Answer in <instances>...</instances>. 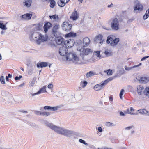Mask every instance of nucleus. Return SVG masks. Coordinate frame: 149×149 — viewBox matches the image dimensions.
I'll return each mask as SVG.
<instances>
[{
	"mask_svg": "<svg viewBox=\"0 0 149 149\" xmlns=\"http://www.w3.org/2000/svg\"><path fill=\"white\" fill-rule=\"evenodd\" d=\"M45 124L51 129L57 133L63 135L67 137H70L74 134V132L63 127L57 126L49 123L47 121L45 122Z\"/></svg>",
	"mask_w": 149,
	"mask_h": 149,
	"instance_id": "1",
	"label": "nucleus"
},
{
	"mask_svg": "<svg viewBox=\"0 0 149 149\" xmlns=\"http://www.w3.org/2000/svg\"><path fill=\"white\" fill-rule=\"evenodd\" d=\"M29 38L31 41L35 42L38 45L46 41L47 37L45 36L42 35L40 33L36 31H31L29 35Z\"/></svg>",
	"mask_w": 149,
	"mask_h": 149,
	"instance_id": "2",
	"label": "nucleus"
},
{
	"mask_svg": "<svg viewBox=\"0 0 149 149\" xmlns=\"http://www.w3.org/2000/svg\"><path fill=\"white\" fill-rule=\"evenodd\" d=\"M66 58L67 61H72V62L75 64L79 63V64H82V63L78 62L79 61V58L77 55L74 53L69 52L66 54Z\"/></svg>",
	"mask_w": 149,
	"mask_h": 149,
	"instance_id": "3",
	"label": "nucleus"
},
{
	"mask_svg": "<svg viewBox=\"0 0 149 149\" xmlns=\"http://www.w3.org/2000/svg\"><path fill=\"white\" fill-rule=\"evenodd\" d=\"M77 50L81 52V53H80V56L82 57V59L83 60H84V55H88L89 53L92 52L90 49L87 48L85 49L83 47H81L80 48L79 45L78 47L77 48Z\"/></svg>",
	"mask_w": 149,
	"mask_h": 149,
	"instance_id": "4",
	"label": "nucleus"
},
{
	"mask_svg": "<svg viewBox=\"0 0 149 149\" xmlns=\"http://www.w3.org/2000/svg\"><path fill=\"white\" fill-rule=\"evenodd\" d=\"M54 36L55 37V41L57 45L63 46L66 44V42L62 37L55 34Z\"/></svg>",
	"mask_w": 149,
	"mask_h": 149,
	"instance_id": "5",
	"label": "nucleus"
},
{
	"mask_svg": "<svg viewBox=\"0 0 149 149\" xmlns=\"http://www.w3.org/2000/svg\"><path fill=\"white\" fill-rule=\"evenodd\" d=\"M119 26V22L116 18L114 19L111 24V28L114 30H118Z\"/></svg>",
	"mask_w": 149,
	"mask_h": 149,
	"instance_id": "6",
	"label": "nucleus"
},
{
	"mask_svg": "<svg viewBox=\"0 0 149 149\" xmlns=\"http://www.w3.org/2000/svg\"><path fill=\"white\" fill-rule=\"evenodd\" d=\"M67 48L65 45H63L62 47L60 48L59 53L61 55L65 56L66 55L68 52Z\"/></svg>",
	"mask_w": 149,
	"mask_h": 149,
	"instance_id": "7",
	"label": "nucleus"
},
{
	"mask_svg": "<svg viewBox=\"0 0 149 149\" xmlns=\"http://www.w3.org/2000/svg\"><path fill=\"white\" fill-rule=\"evenodd\" d=\"M135 6L134 8V10H138L139 11H142L143 9V6L141 4L138 0H136L134 2Z\"/></svg>",
	"mask_w": 149,
	"mask_h": 149,
	"instance_id": "8",
	"label": "nucleus"
},
{
	"mask_svg": "<svg viewBox=\"0 0 149 149\" xmlns=\"http://www.w3.org/2000/svg\"><path fill=\"white\" fill-rule=\"evenodd\" d=\"M72 25L66 22H64L62 25L63 30L66 31H68L71 30Z\"/></svg>",
	"mask_w": 149,
	"mask_h": 149,
	"instance_id": "9",
	"label": "nucleus"
},
{
	"mask_svg": "<svg viewBox=\"0 0 149 149\" xmlns=\"http://www.w3.org/2000/svg\"><path fill=\"white\" fill-rule=\"evenodd\" d=\"M66 44L65 46L67 48H71L73 46L75 43L74 40L73 39H70L68 40L65 41Z\"/></svg>",
	"mask_w": 149,
	"mask_h": 149,
	"instance_id": "10",
	"label": "nucleus"
},
{
	"mask_svg": "<svg viewBox=\"0 0 149 149\" xmlns=\"http://www.w3.org/2000/svg\"><path fill=\"white\" fill-rule=\"evenodd\" d=\"M103 36L100 34L97 36L95 39L94 41L96 43H99L102 44L104 40H102Z\"/></svg>",
	"mask_w": 149,
	"mask_h": 149,
	"instance_id": "11",
	"label": "nucleus"
},
{
	"mask_svg": "<svg viewBox=\"0 0 149 149\" xmlns=\"http://www.w3.org/2000/svg\"><path fill=\"white\" fill-rule=\"evenodd\" d=\"M137 92L139 95H142L144 94V91L145 89L144 87L142 85H139L136 87Z\"/></svg>",
	"mask_w": 149,
	"mask_h": 149,
	"instance_id": "12",
	"label": "nucleus"
},
{
	"mask_svg": "<svg viewBox=\"0 0 149 149\" xmlns=\"http://www.w3.org/2000/svg\"><path fill=\"white\" fill-rule=\"evenodd\" d=\"M136 79L141 83H146L149 81V77H142L140 78L138 77V78L137 77Z\"/></svg>",
	"mask_w": 149,
	"mask_h": 149,
	"instance_id": "13",
	"label": "nucleus"
},
{
	"mask_svg": "<svg viewBox=\"0 0 149 149\" xmlns=\"http://www.w3.org/2000/svg\"><path fill=\"white\" fill-rule=\"evenodd\" d=\"M79 15L77 11H74L70 16V18L73 20H76L79 17Z\"/></svg>",
	"mask_w": 149,
	"mask_h": 149,
	"instance_id": "14",
	"label": "nucleus"
},
{
	"mask_svg": "<svg viewBox=\"0 0 149 149\" xmlns=\"http://www.w3.org/2000/svg\"><path fill=\"white\" fill-rule=\"evenodd\" d=\"M90 40L89 38L86 37L84 38L83 40V45L81 47H86L88 46L90 42Z\"/></svg>",
	"mask_w": 149,
	"mask_h": 149,
	"instance_id": "15",
	"label": "nucleus"
},
{
	"mask_svg": "<svg viewBox=\"0 0 149 149\" xmlns=\"http://www.w3.org/2000/svg\"><path fill=\"white\" fill-rule=\"evenodd\" d=\"M105 85L104 82L102 84L100 83L99 84L95 85L94 87V89L95 90L98 91L101 89L103 86Z\"/></svg>",
	"mask_w": 149,
	"mask_h": 149,
	"instance_id": "16",
	"label": "nucleus"
},
{
	"mask_svg": "<svg viewBox=\"0 0 149 149\" xmlns=\"http://www.w3.org/2000/svg\"><path fill=\"white\" fill-rule=\"evenodd\" d=\"M134 110L132 107H131L130 108H128L126 111L125 112V113H126L129 114L131 115H136L138 113H134L133 112L134 111Z\"/></svg>",
	"mask_w": 149,
	"mask_h": 149,
	"instance_id": "17",
	"label": "nucleus"
},
{
	"mask_svg": "<svg viewBox=\"0 0 149 149\" xmlns=\"http://www.w3.org/2000/svg\"><path fill=\"white\" fill-rule=\"evenodd\" d=\"M48 65V62H42L40 63H38L37 64V66L38 68L40 67L42 68L43 67L47 66Z\"/></svg>",
	"mask_w": 149,
	"mask_h": 149,
	"instance_id": "18",
	"label": "nucleus"
},
{
	"mask_svg": "<svg viewBox=\"0 0 149 149\" xmlns=\"http://www.w3.org/2000/svg\"><path fill=\"white\" fill-rule=\"evenodd\" d=\"M50 23L49 22L45 23L44 26V29L45 32L47 31L48 29L50 27Z\"/></svg>",
	"mask_w": 149,
	"mask_h": 149,
	"instance_id": "19",
	"label": "nucleus"
},
{
	"mask_svg": "<svg viewBox=\"0 0 149 149\" xmlns=\"http://www.w3.org/2000/svg\"><path fill=\"white\" fill-rule=\"evenodd\" d=\"M113 40L111 36H109L107 37L106 42L108 44H110V45H111V43H113Z\"/></svg>",
	"mask_w": 149,
	"mask_h": 149,
	"instance_id": "20",
	"label": "nucleus"
},
{
	"mask_svg": "<svg viewBox=\"0 0 149 149\" xmlns=\"http://www.w3.org/2000/svg\"><path fill=\"white\" fill-rule=\"evenodd\" d=\"M58 5L61 7L64 6L66 3L65 1L62 0H59L57 2Z\"/></svg>",
	"mask_w": 149,
	"mask_h": 149,
	"instance_id": "21",
	"label": "nucleus"
},
{
	"mask_svg": "<svg viewBox=\"0 0 149 149\" xmlns=\"http://www.w3.org/2000/svg\"><path fill=\"white\" fill-rule=\"evenodd\" d=\"M59 27V25H56L55 26H54L52 29V32L53 34L54 35V34H56V35L57 34H56V33L57 32V30L58 29Z\"/></svg>",
	"mask_w": 149,
	"mask_h": 149,
	"instance_id": "22",
	"label": "nucleus"
},
{
	"mask_svg": "<svg viewBox=\"0 0 149 149\" xmlns=\"http://www.w3.org/2000/svg\"><path fill=\"white\" fill-rule=\"evenodd\" d=\"M31 2L32 0H25V2L24 3V5L27 7H29L31 6Z\"/></svg>",
	"mask_w": 149,
	"mask_h": 149,
	"instance_id": "23",
	"label": "nucleus"
},
{
	"mask_svg": "<svg viewBox=\"0 0 149 149\" xmlns=\"http://www.w3.org/2000/svg\"><path fill=\"white\" fill-rule=\"evenodd\" d=\"M76 36V33H74L73 32H70L67 34L65 35V37H75Z\"/></svg>",
	"mask_w": 149,
	"mask_h": 149,
	"instance_id": "24",
	"label": "nucleus"
},
{
	"mask_svg": "<svg viewBox=\"0 0 149 149\" xmlns=\"http://www.w3.org/2000/svg\"><path fill=\"white\" fill-rule=\"evenodd\" d=\"M46 86H44L43 87L40 89L37 92L38 94H40L42 93L47 92L46 90Z\"/></svg>",
	"mask_w": 149,
	"mask_h": 149,
	"instance_id": "25",
	"label": "nucleus"
},
{
	"mask_svg": "<svg viewBox=\"0 0 149 149\" xmlns=\"http://www.w3.org/2000/svg\"><path fill=\"white\" fill-rule=\"evenodd\" d=\"M119 41V39L118 38H116L114 39L113 43H111V46H114L117 44L118 43Z\"/></svg>",
	"mask_w": 149,
	"mask_h": 149,
	"instance_id": "26",
	"label": "nucleus"
},
{
	"mask_svg": "<svg viewBox=\"0 0 149 149\" xmlns=\"http://www.w3.org/2000/svg\"><path fill=\"white\" fill-rule=\"evenodd\" d=\"M144 94L149 98V87H147L145 89Z\"/></svg>",
	"mask_w": 149,
	"mask_h": 149,
	"instance_id": "27",
	"label": "nucleus"
},
{
	"mask_svg": "<svg viewBox=\"0 0 149 149\" xmlns=\"http://www.w3.org/2000/svg\"><path fill=\"white\" fill-rule=\"evenodd\" d=\"M139 113L141 114H147L148 113V111L145 109H140L137 111Z\"/></svg>",
	"mask_w": 149,
	"mask_h": 149,
	"instance_id": "28",
	"label": "nucleus"
},
{
	"mask_svg": "<svg viewBox=\"0 0 149 149\" xmlns=\"http://www.w3.org/2000/svg\"><path fill=\"white\" fill-rule=\"evenodd\" d=\"M116 77V76H114L113 77H111L110 78H109L107 79L106 80L104 81V83L105 84H106L109 82L110 81H112L113 80L114 78H115Z\"/></svg>",
	"mask_w": 149,
	"mask_h": 149,
	"instance_id": "29",
	"label": "nucleus"
},
{
	"mask_svg": "<svg viewBox=\"0 0 149 149\" xmlns=\"http://www.w3.org/2000/svg\"><path fill=\"white\" fill-rule=\"evenodd\" d=\"M105 125L106 126L109 127L114 126L116 125V124H115L110 122H107L105 123Z\"/></svg>",
	"mask_w": 149,
	"mask_h": 149,
	"instance_id": "30",
	"label": "nucleus"
},
{
	"mask_svg": "<svg viewBox=\"0 0 149 149\" xmlns=\"http://www.w3.org/2000/svg\"><path fill=\"white\" fill-rule=\"evenodd\" d=\"M49 17L50 19H53L54 20H58L59 18L58 15L56 14L52 16H49Z\"/></svg>",
	"mask_w": 149,
	"mask_h": 149,
	"instance_id": "31",
	"label": "nucleus"
},
{
	"mask_svg": "<svg viewBox=\"0 0 149 149\" xmlns=\"http://www.w3.org/2000/svg\"><path fill=\"white\" fill-rule=\"evenodd\" d=\"M0 28L2 30H6L7 29V28L6 27V25L1 22H0Z\"/></svg>",
	"mask_w": 149,
	"mask_h": 149,
	"instance_id": "32",
	"label": "nucleus"
},
{
	"mask_svg": "<svg viewBox=\"0 0 149 149\" xmlns=\"http://www.w3.org/2000/svg\"><path fill=\"white\" fill-rule=\"evenodd\" d=\"M1 95L3 96H7L9 94L8 92L3 90L1 91Z\"/></svg>",
	"mask_w": 149,
	"mask_h": 149,
	"instance_id": "33",
	"label": "nucleus"
},
{
	"mask_svg": "<svg viewBox=\"0 0 149 149\" xmlns=\"http://www.w3.org/2000/svg\"><path fill=\"white\" fill-rule=\"evenodd\" d=\"M95 74L94 73H93L92 71H90L86 74V76L88 77L94 75Z\"/></svg>",
	"mask_w": 149,
	"mask_h": 149,
	"instance_id": "34",
	"label": "nucleus"
},
{
	"mask_svg": "<svg viewBox=\"0 0 149 149\" xmlns=\"http://www.w3.org/2000/svg\"><path fill=\"white\" fill-rule=\"evenodd\" d=\"M59 107L58 106L56 107H51L50 106L49 110H52L53 111H55L58 110Z\"/></svg>",
	"mask_w": 149,
	"mask_h": 149,
	"instance_id": "35",
	"label": "nucleus"
},
{
	"mask_svg": "<svg viewBox=\"0 0 149 149\" xmlns=\"http://www.w3.org/2000/svg\"><path fill=\"white\" fill-rule=\"evenodd\" d=\"M0 81L1 83L2 84H5V79L4 77L3 76H1L0 78Z\"/></svg>",
	"mask_w": 149,
	"mask_h": 149,
	"instance_id": "36",
	"label": "nucleus"
},
{
	"mask_svg": "<svg viewBox=\"0 0 149 149\" xmlns=\"http://www.w3.org/2000/svg\"><path fill=\"white\" fill-rule=\"evenodd\" d=\"M79 141L80 143H81L87 146L88 145V144L87 143H86L85 141L84 140L82 139H79Z\"/></svg>",
	"mask_w": 149,
	"mask_h": 149,
	"instance_id": "37",
	"label": "nucleus"
},
{
	"mask_svg": "<svg viewBox=\"0 0 149 149\" xmlns=\"http://www.w3.org/2000/svg\"><path fill=\"white\" fill-rule=\"evenodd\" d=\"M26 19H30L32 16V15L30 13H26Z\"/></svg>",
	"mask_w": 149,
	"mask_h": 149,
	"instance_id": "38",
	"label": "nucleus"
},
{
	"mask_svg": "<svg viewBox=\"0 0 149 149\" xmlns=\"http://www.w3.org/2000/svg\"><path fill=\"white\" fill-rule=\"evenodd\" d=\"M124 90L123 89H122L120 91L119 94L120 97L121 99H122V96L123 94V93L124 92Z\"/></svg>",
	"mask_w": 149,
	"mask_h": 149,
	"instance_id": "39",
	"label": "nucleus"
},
{
	"mask_svg": "<svg viewBox=\"0 0 149 149\" xmlns=\"http://www.w3.org/2000/svg\"><path fill=\"white\" fill-rule=\"evenodd\" d=\"M107 74L109 75H111L112 74V70L109 69L107 70L106 71Z\"/></svg>",
	"mask_w": 149,
	"mask_h": 149,
	"instance_id": "40",
	"label": "nucleus"
},
{
	"mask_svg": "<svg viewBox=\"0 0 149 149\" xmlns=\"http://www.w3.org/2000/svg\"><path fill=\"white\" fill-rule=\"evenodd\" d=\"M81 84L82 85V87L83 88L85 87L87 85V82L86 81H84L81 83Z\"/></svg>",
	"mask_w": 149,
	"mask_h": 149,
	"instance_id": "41",
	"label": "nucleus"
},
{
	"mask_svg": "<svg viewBox=\"0 0 149 149\" xmlns=\"http://www.w3.org/2000/svg\"><path fill=\"white\" fill-rule=\"evenodd\" d=\"M104 54L107 56H110L112 55L111 52H109L107 51H105L104 52Z\"/></svg>",
	"mask_w": 149,
	"mask_h": 149,
	"instance_id": "42",
	"label": "nucleus"
},
{
	"mask_svg": "<svg viewBox=\"0 0 149 149\" xmlns=\"http://www.w3.org/2000/svg\"><path fill=\"white\" fill-rule=\"evenodd\" d=\"M42 114L44 116H48L50 115V113L48 112H42Z\"/></svg>",
	"mask_w": 149,
	"mask_h": 149,
	"instance_id": "43",
	"label": "nucleus"
},
{
	"mask_svg": "<svg viewBox=\"0 0 149 149\" xmlns=\"http://www.w3.org/2000/svg\"><path fill=\"white\" fill-rule=\"evenodd\" d=\"M33 70L32 69H29L28 71V74L29 75H31L33 73Z\"/></svg>",
	"mask_w": 149,
	"mask_h": 149,
	"instance_id": "44",
	"label": "nucleus"
},
{
	"mask_svg": "<svg viewBox=\"0 0 149 149\" xmlns=\"http://www.w3.org/2000/svg\"><path fill=\"white\" fill-rule=\"evenodd\" d=\"M125 70L127 71H129L131 70L132 68H134L133 66L131 67H127L126 66H125Z\"/></svg>",
	"mask_w": 149,
	"mask_h": 149,
	"instance_id": "45",
	"label": "nucleus"
},
{
	"mask_svg": "<svg viewBox=\"0 0 149 149\" xmlns=\"http://www.w3.org/2000/svg\"><path fill=\"white\" fill-rule=\"evenodd\" d=\"M34 113L37 115H42V112L39 111H34Z\"/></svg>",
	"mask_w": 149,
	"mask_h": 149,
	"instance_id": "46",
	"label": "nucleus"
},
{
	"mask_svg": "<svg viewBox=\"0 0 149 149\" xmlns=\"http://www.w3.org/2000/svg\"><path fill=\"white\" fill-rule=\"evenodd\" d=\"M35 81L33 80L29 83V85L30 86H33L35 84Z\"/></svg>",
	"mask_w": 149,
	"mask_h": 149,
	"instance_id": "47",
	"label": "nucleus"
},
{
	"mask_svg": "<svg viewBox=\"0 0 149 149\" xmlns=\"http://www.w3.org/2000/svg\"><path fill=\"white\" fill-rule=\"evenodd\" d=\"M149 16V15H148V14H146L145 13V14L143 17V19L144 20L146 19Z\"/></svg>",
	"mask_w": 149,
	"mask_h": 149,
	"instance_id": "48",
	"label": "nucleus"
},
{
	"mask_svg": "<svg viewBox=\"0 0 149 149\" xmlns=\"http://www.w3.org/2000/svg\"><path fill=\"white\" fill-rule=\"evenodd\" d=\"M95 52L96 53H97V56L98 57H101V56L100 54V51H96Z\"/></svg>",
	"mask_w": 149,
	"mask_h": 149,
	"instance_id": "49",
	"label": "nucleus"
},
{
	"mask_svg": "<svg viewBox=\"0 0 149 149\" xmlns=\"http://www.w3.org/2000/svg\"><path fill=\"white\" fill-rule=\"evenodd\" d=\"M47 87L49 89H52L53 87V85L51 84H50L48 85Z\"/></svg>",
	"mask_w": 149,
	"mask_h": 149,
	"instance_id": "50",
	"label": "nucleus"
},
{
	"mask_svg": "<svg viewBox=\"0 0 149 149\" xmlns=\"http://www.w3.org/2000/svg\"><path fill=\"white\" fill-rule=\"evenodd\" d=\"M149 57V56H144L141 59V61H142L146 60L147 58Z\"/></svg>",
	"mask_w": 149,
	"mask_h": 149,
	"instance_id": "51",
	"label": "nucleus"
},
{
	"mask_svg": "<svg viewBox=\"0 0 149 149\" xmlns=\"http://www.w3.org/2000/svg\"><path fill=\"white\" fill-rule=\"evenodd\" d=\"M44 109L45 110H49L50 106H46L44 107Z\"/></svg>",
	"mask_w": 149,
	"mask_h": 149,
	"instance_id": "52",
	"label": "nucleus"
},
{
	"mask_svg": "<svg viewBox=\"0 0 149 149\" xmlns=\"http://www.w3.org/2000/svg\"><path fill=\"white\" fill-rule=\"evenodd\" d=\"M97 130L98 131L100 132H102L103 130L101 127H98Z\"/></svg>",
	"mask_w": 149,
	"mask_h": 149,
	"instance_id": "53",
	"label": "nucleus"
},
{
	"mask_svg": "<svg viewBox=\"0 0 149 149\" xmlns=\"http://www.w3.org/2000/svg\"><path fill=\"white\" fill-rule=\"evenodd\" d=\"M26 14H25L24 15H22L21 16V17H22V19H26Z\"/></svg>",
	"mask_w": 149,
	"mask_h": 149,
	"instance_id": "54",
	"label": "nucleus"
},
{
	"mask_svg": "<svg viewBox=\"0 0 149 149\" xmlns=\"http://www.w3.org/2000/svg\"><path fill=\"white\" fill-rule=\"evenodd\" d=\"M120 116H125V114L122 111H120Z\"/></svg>",
	"mask_w": 149,
	"mask_h": 149,
	"instance_id": "55",
	"label": "nucleus"
},
{
	"mask_svg": "<svg viewBox=\"0 0 149 149\" xmlns=\"http://www.w3.org/2000/svg\"><path fill=\"white\" fill-rule=\"evenodd\" d=\"M132 126H129V127H126V128H125V129L126 130H130V129L132 128Z\"/></svg>",
	"mask_w": 149,
	"mask_h": 149,
	"instance_id": "56",
	"label": "nucleus"
},
{
	"mask_svg": "<svg viewBox=\"0 0 149 149\" xmlns=\"http://www.w3.org/2000/svg\"><path fill=\"white\" fill-rule=\"evenodd\" d=\"M109 100H110V101H112L113 100V98L112 96L111 95V96H110V97L109 98Z\"/></svg>",
	"mask_w": 149,
	"mask_h": 149,
	"instance_id": "57",
	"label": "nucleus"
},
{
	"mask_svg": "<svg viewBox=\"0 0 149 149\" xmlns=\"http://www.w3.org/2000/svg\"><path fill=\"white\" fill-rule=\"evenodd\" d=\"M6 30H3L1 32V34L2 35H4L5 34V32H6Z\"/></svg>",
	"mask_w": 149,
	"mask_h": 149,
	"instance_id": "58",
	"label": "nucleus"
},
{
	"mask_svg": "<svg viewBox=\"0 0 149 149\" xmlns=\"http://www.w3.org/2000/svg\"><path fill=\"white\" fill-rule=\"evenodd\" d=\"M15 80L17 81V80H20V79L19 78V77L17 76L15 77Z\"/></svg>",
	"mask_w": 149,
	"mask_h": 149,
	"instance_id": "59",
	"label": "nucleus"
},
{
	"mask_svg": "<svg viewBox=\"0 0 149 149\" xmlns=\"http://www.w3.org/2000/svg\"><path fill=\"white\" fill-rule=\"evenodd\" d=\"M31 95H32V96H34L36 95H38V93L37 92V93H33V94L31 93Z\"/></svg>",
	"mask_w": 149,
	"mask_h": 149,
	"instance_id": "60",
	"label": "nucleus"
},
{
	"mask_svg": "<svg viewBox=\"0 0 149 149\" xmlns=\"http://www.w3.org/2000/svg\"><path fill=\"white\" fill-rule=\"evenodd\" d=\"M9 78H11L12 77V75L11 74H8V76H7Z\"/></svg>",
	"mask_w": 149,
	"mask_h": 149,
	"instance_id": "61",
	"label": "nucleus"
},
{
	"mask_svg": "<svg viewBox=\"0 0 149 149\" xmlns=\"http://www.w3.org/2000/svg\"><path fill=\"white\" fill-rule=\"evenodd\" d=\"M141 65V63H140L138 65H134V66H133V67H134V68L138 67V66Z\"/></svg>",
	"mask_w": 149,
	"mask_h": 149,
	"instance_id": "62",
	"label": "nucleus"
},
{
	"mask_svg": "<svg viewBox=\"0 0 149 149\" xmlns=\"http://www.w3.org/2000/svg\"><path fill=\"white\" fill-rule=\"evenodd\" d=\"M129 88L130 89H131L132 90L133 89V88L131 86H128Z\"/></svg>",
	"mask_w": 149,
	"mask_h": 149,
	"instance_id": "63",
	"label": "nucleus"
},
{
	"mask_svg": "<svg viewBox=\"0 0 149 149\" xmlns=\"http://www.w3.org/2000/svg\"><path fill=\"white\" fill-rule=\"evenodd\" d=\"M90 147L91 148H93V149H94V148H95V147L93 146V145H90Z\"/></svg>",
	"mask_w": 149,
	"mask_h": 149,
	"instance_id": "64",
	"label": "nucleus"
}]
</instances>
